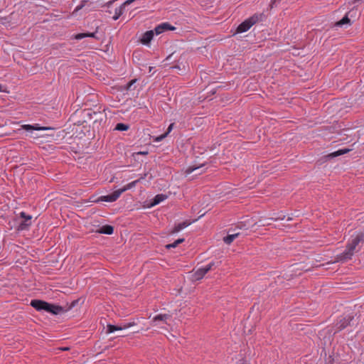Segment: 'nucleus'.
<instances>
[{
	"label": "nucleus",
	"mask_w": 364,
	"mask_h": 364,
	"mask_svg": "<svg viewBox=\"0 0 364 364\" xmlns=\"http://www.w3.org/2000/svg\"><path fill=\"white\" fill-rule=\"evenodd\" d=\"M364 241V234L362 232L356 233L355 235H352L350 240L346 246V249L344 252L339 256L338 259L341 261H345L350 259L353 256L356 247L358 245Z\"/></svg>",
	"instance_id": "f257e3e1"
},
{
	"label": "nucleus",
	"mask_w": 364,
	"mask_h": 364,
	"mask_svg": "<svg viewBox=\"0 0 364 364\" xmlns=\"http://www.w3.org/2000/svg\"><path fill=\"white\" fill-rule=\"evenodd\" d=\"M219 262H211L209 264L198 268L194 272L193 277L196 280L201 279L213 267L218 266Z\"/></svg>",
	"instance_id": "f03ea898"
},
{
	"label": "nucleus",
	"mask_w": 364,
	"mask_h": 364,
	"mask_svg": "<svg viewBox=\"0 0 364 364\" xmlns=\"http://www.w3.org/2000/svg\"><path fill=\"white\" fill-rule=\"evenodd\" d=\"M122 191L119 189L114 191L113 193L106 196H102L98 198L97 202H108L112 203L116 201L122 195Z\"/></svg>",
	"instance_id": "7ed1b4c3"
},
{
	"label": "nucleus",
	"mask_w": 364,
	"mask_h": 364,
	"mask_svg": "<svg viewBox=\"0 0 364 364\" xmlns=\"http://www.w3.org/2000/svg\"><path fill=\"white\" fill-rule=\"evenodd\" d=\"M20 217L23 218L24 220L21 222L18 226V230L23 231L27 230L31 225V220L32 216L27 215L25 212L20 213Z\"/></svg>",
	"instance_id": "20e7f679"
},
{
	"label": "nucleus",
	"mask_w": 364,
	"mask_h": 364,
	"mask_svg": "<svg viewBox=\"0 0 364 364\" xmlns=\"http://www.w3.org/2000/svg\"><path fill=\"white\" fill-rule=\"evenodd\" d=\"M135 0H127L120 6L116 8L114 10V15L112 16L113 20H118L124 13L126 6L130 5Z\"/></svg>",
	"instance_id": "39448f33"
},
{
	"label": "nucleus",
	"mask_w": 364,
	"mask_h": 364,
	"mask_svg": "<svg viewBox=\"0 0 364 364\" xmlns=\"http://www.w3.org/2000/svg\"><path fill=\"white\" fill-rule=\"evenodd\" d=\"M174 30H176V28L174 26H173L172 25H171L168 22L161 23L159 24L158 26H156L154 28L156 35H159V34L163 33L164 32L167 31H174Z\"/></svg>",
	"instance_id": "423d86ee"
},
{
	"label": "nucleus",
	"mask_w": 364,
	"mask_h": 364,
	"mask_svg": "<svg viewBox=\"0 0 364 364\" xmlns=\"http://www.w3.org/2000/svg\"><path fill=\"white\" fill-rule=\"evenodd\" d=\"M133 325H134V323H126L121 326H115V325H112V324H109L107 326V331L109 333H112L116 331L127 329L129 327L132 326Z\"/></svg>",
	"instance_id": "0eeeda50"
},
{
	"label": "nucleus",
	"mask_w": 364,
	"mask_h": 364,
	"mask_svg": "<svg viewBox=\"0 0 364 364\" xmlns=\"http://www.w3.org/2000/svg\"><path fill=\"white\" fill-rule=\"evenodd\" d=\"M21 129H24L26 131H33V130H35V131H44V130H50V129H52L53 128L50 127H43V126H41L40 124H23L21 126Z\"/></svg>",
	"instance_id": "6e6552de"
},
{
	"label": "nucleus",
	"mask_w": 364,
	"mask_h": 364,
	"mask_svg": "<svg viewBox=\"0 0 364 364\" xmlns=\"http://www.w3.org/2000/svg\"><path fill=\"white\" fill-rule=\"evenodd\" d=\"M353 12V11H350L348 13H347L345 16L343 17L342 19H341L339 21L336 23V26L338 27H342L343 26H348L350 25L351 21L349 18V16H352L351 13Z\"/></svg>",
	"instance_id": "1a4fd4ad"
},
{
	"label": "nucleus",
	"mask_w": 364,
	"mask_h": 364,
	"mask_svg": "<svg viewBox=\"0 0 364 364\" xmlns=\"http://www.w3.org/2000/svg\"><path fill=\"white\" fill-rule=\"evenodd\" d=\"M252 23H250L249 20L247 18L243 22H242L237 28V33H242L247 31L251 27Z\"/></svg>",
	"instance_id": "9d476101"
},
{
	"label": "nucleus",
	"mask_w": 364,
	"mask_h": 364,
	"mask_svg": "<svg viewBox=\"0 0 364 364\" xmlns=\"http://www.w3.org/2000/svg\"><path fill=\"white\" fill-rule=\"evenodd\" d=\"M154 34H156L154 29L145 32L141 38V42L143 44H148L153 39Z\"/></svg>",
	"instance_id": "9b49d317"
},
{
	"label": "nucleus",
	"mask_w": 364,
	"mask_h": 364,
	"mask_svg": "<svg viewBox=\"0 0 364 364\" xmlns=\"http://www.w3.org/2000/svg\"><path fill=\"white\" fill-rule=\"evenodd\" d=\"M63 308L62 306H58V305L52 304H49V306L47 309L48 313H50L53 315H58V314H60L61 312H63Z\"/></svg>",
	"instance_id": "f8f14e48"
},
{
	"label": "nucleus",
	"mask_w": 364,
	"mask_h": 364,
	"mask_svg": "<svg viewBox=\"0 0 364 364\" xmlns=\"http://www.w3.org/2000/svg\"><path fill=\"white\" fill-rule=\"evenodd\" d=\"M353 319V317L350 316H348L339 321V322L337 323L338 328L341 330L345 328H346L348 326L350 325V321Z\"/></svg>",
	"instance_id": "ddd939ff"
},
{
	"label": "nucleus",
	"mask_w": 364,
	"mask_h": 364,
	"mask_svg": "<svg viewBox=\"0 0 364 364\" xmlns=\"http://www.w3.org/2000/svg\"><path fill=\"white\" fill-rule=\"evenodd\" d=\"M113 232L114 228L109 225H103L97 230V232L105 235H112Z\"/></svg>",
	"instance_id": "4468645a"
},
{
	"label": "nucleus",
	"mask_w": 364,
	"mask_h": 364,
	"mask_svg": "<svg viewBox=\"0 0 364 364\" xmlns=\"http://www.w3.org/2000/svg\"><path fill=\"white\" fill-rule=\"evenodd\" d=\"M264 18V15L263 14H255L248 18L250 23H252V26L255 25L256 23L259 21H262Z\"/></svg>",
	"instance_id": "2eb2a0df"
},
{
	"label": "nucleus",
	"mask_w": 364,
	"mask_h": 364,
	"mask_svg": "<svg viewBox=\"0 0 364 364\" xmlns=\"http://www.w3.org/2000/svg\"><path fill=\"white\" fill-rule=\"evenodd\" d=\"M43 301L38 299H33L31 301V306L33 307L36 311H43Z\"/></svg>",
	"instance_id": "dca6fc26"
},
{
	"label": "nucleus",
	"mask_w": 364,
	"mask_h": 364,
	"mask_svg": "<svg viewBox=\"0 0 364 364\" xmlns=\"http://www.w3.org/2000/svg\"><path fill=\"white\" fill-rule=\"evenodd\" d=\"M349 151V149H339L338 151H336L330 154H328L327 156V158L328 159H333L334 157H336V156H341V155H343L344 154H346Z\"/></svg>",
	"instance_id": "f3484780"
},
{
	"label": "nucleus",
	"mask_w": 364,
	"mask_h": 364,
	"mask_svg": "<svg viewBox=\"0 0 364 364\" xmlns=\"http://www.w3.org/2000/svg\"><path fill=\"white\" fill-rule=\"evenodd\" d=\"M189 225H190V223L188 222H186V221L179 223L178 224H177L174 226L173 232H178L181 231L182 230H183L184 228H186V227H188Z\"/></svg>",
	"instance_id": "a211bd4d"
},
{
	"label": "nucleus",
	"mask_w": 364,
	"mask_h": 364,
	"mask_svg": "<svg viewBox=\"0 0 364 364\" xmlns=\"http://www.w3.org/2000/svg\"><path fill=\"white\" fill-rule=\"evenodd\" d=\"M169 317L168 314H158L153 318V322L157 325L159 321H166Z\"/></svg>",
	"instance_id": "6ab92c4d"
},
{
	"label": "nucleus",
	"mask_w": 364,
	"mask_h": 364,
	"mask_svg": "<svg viewBox=\"0 0 364 364\" xmlns=\"http://www.w3.org/2000/svg\"><path fill=\"white\" fill-rule=\"evenodd\" d=\"M240 235V233H234V234H228L226 237H224L225 243L230 245L232 243L235 238H237Z\"/></svg>",
	"instance_id": "aec40b11"
},
{
	"label": "nucleus",
	"mask_w": 364,
	"mask_h": 364,
	"mask_svg": "<svg viewBox=\"0 0 364 364\" xmlns=\"http://www.w3.org/2000/svg\"><path fill=\"white\" fill-rule=\"evenodd\" d=\"M85 37L96 38V33H82L75 36V38L77 40H80Z\"/></svg>",
	"instance_id": "412c9836"
},
{
	"label": "nucleus",
	"mask_w": 364,
	"mask_h": 364,
	"mask_svg": "<svg viewBox=\"0 0 364 364\" xmlns=\"http://www.w3.org/2000/svg\"><path fill=\"white\" fill-rule=\"evenodd\" d=\"M166 198H167V196L164 194H158L154 197L151 205H156L160 203L161 202L164 201V200H166Z\"/></svg>",
	"instance_id": "4be33fe9"
},
{
	"label": "nucleus",
	"mask_w": 364,
	"mask_h": 364,
	"mask_svg": "<svg viewBox=\"0 0 364 364\" xmlns=\"http://www.w3.org/2000/svg\"><path fill=\"white\" fill-rule=\"evenodd\" d=\"M139 180H136V181H132L131 183H129L128 184L124 186L123 188H119L120 191H122V193H123L126 191L132 188L133 187H134L136 186V184L139 182Z\"/></svg>",
	"instance_id": "5701e85b"
},
{
	"label": "nucleus",
	"mask_w": 364,
	"mask_h": 364,
	"mask_svg": "<svg viewBox=\"0 0 364 364\" xmlns=\"http://www.w3.org/2000/svg\"><path fill=\"white\" fill-rule=\"evenodd\" d=\"M129 128V126L127 124L118 123V124H117L114 129L117 130V131L123 132V131L128 130Z\"/></svg>",
	"instance_id": "b1692460"
},
{
	"label": "nucleus",
	"mask_w": 364,
	"mask_h": 364,
	"mask_svg": "<svg viewBox=\"0 0 364 364\" xmlns=\"http://www.w3.org/2000/svg\"><path fill=\"white\" fill-rule=\"evenodd\" d=\"M204 166V164H201L200 166H189L186 170V174H191V173H193V171L202 168L203 166Z\"/></svg>",
	"instance_id": "393cba45"
},
{
	"label": "nucleus",
	"mask_w": 364,
	"mask_h": 364,
	"mask_svg": "<svg viewBox=\"0 0 364 364\" xmlns=\"http://www.w3.org/2000/svg\"><path fill=\"white\" fill-rule=\"evenodd\" d=\"M183 240H184L183 238L178 239L175 242H173V243L167 245H166V248H168V249L175 248L176 247H177L178 245H179L180 243L183 242Z\"/></svg>",
	"instance_id": "a878e982"
},
{
	"label": "nucleus",
	"mask_w": 364,
	"mask_h": 364,
	"mask_svg": "<svg viewBox=\"0 0 364 364\" xmlns=\"http://www.w3.org/2000/svg\"><path fill=\"white\" fill-rule=\"evenodd\" d=\"M90 0H82L80 2V4L78 5L76 8L77 10H80L82 9L84 6L87 5V4L89 2Z\"/></svg>",
	"instance_id": "bb28decb"
},
{
	"label": "nucleus",
	"mask_w": 364,
	"mask_h": 364,
	"mask_svg": "<svg viewBox=\"0 0 364 364\" xmlns=\"http://www.w3.org/2000/svg\"><path fill=\"white\" fill-rule=\"evenodd\" d=\"M167 136V134H163L161 135H159L158 136H156L154 139L155 141L156 142H159L161 141H162L164 139H165L166 137Z\"/></svg>",
	"instance_id": "cd10ccee"
},
{
	"label": "nucleus",
	"mask_w": 364,
	"mask_h": 364,
	"mask_svg": "<svg viewBox=\"0 0 364 364\" xmlns=\"http://www.w3.org/2000/svg\"><path fill=\"white\" fill-rule=\"evenodd\" d=\"M173 126H174V124H173V123H171V124L168 126V129H167V131L165 132V134H167V136H168V134L172 131Z\"/></svg>",
	"instance_id": "c85d7f7f"
},
{
	"label": "nucleus",
	"mask_w": 364,
	"mask_h": 364,
	"mask_svg": "<svg viewBox=\"0 0 364 364\" xmlns=\"http://www.w3.org/2000/svg\"><path fill=\"white\" fill-rule=\"evenodd\" d=\"M43 311L47 312V309H48L50 304L43 301Z\"/></svg>",
	"instance_id": "c756f323"
},
{
	"label": "nucleus",
	"mask_w": 364,
	"mask_h": 364,
	"mask_svg": "<svg viewBox=\"0 0 364 364\" xmlns=\"http://www.w3.org/2000/svg\"><path fill=\"white\" fill-rule=\"evenodd\" d=\"M136 81V80H131L128 84H127V88L129 89L133 85L134 83H135V82Z\"/></svg>",
	"instance_id": "7c9ffc66"
},
{
	"label": "nucleus",
	"mask_w": 364,
	"mask_h": 364,
	"mask_svg": "<svg viewBox=\"0 0 364 364\" xmlns=\"http://www.w3.org/2000/svg\"><path fill=\"white\" fill-rule=\"evenodd\" d=\"M117 0H111L109 1H108L106 5L107 6V7H109L111 6V5L114 3L115 1H117Z\"/></svg>",
	"instance_id": "2f4dec72"
},
{
	"label": "nucleus",
	"mask_w": 364,
	"mask_h": 364,
	"mask_svg": "<svg viewBox=\"0 0 364 364\" xmlns=\"http://www.w3.org/2000/svg\"><path fill=\"white\" fill-rule=\"evenodd\" d=\"M137 154H141V155H146L148 154V152L147 151H139Z\"/></svg>",
	"instance_id": "473e14b6"
},
{
	"label": "nucleus",
	"mask_w": 364,
	"mask_h": 364,
	"mask_svg": "<svg viewBox=\"0 0 364 364\" xmlns=\"http://www.w3.org/2000/svg\"><path fill=\"white\" fill-rule=\"evenodd\" d=\"M281 0H274V4L277 3V1H280Z\"/></svg>",
	"instance_id": "72a5a7b5"
},
{
	"label": "nucleus",
	"mask_w": 364,
	"mask_h": 364,
	"mask_svg": "<svg viewBox=\"0 0 364 364\" xmlns=\"http://www.w3.org/2000/svg\"><path fill=\"white\" fill-rule=\"evenodd\" d=\"M2 91V85L0 84V92Z\"/></svg>",
	"instance_id": "f704fd0d"
},
{
	"label": "nucleus",
	"mask_w": 364,
	"mask_h": 364,
	"mask_svg": "<svg viewBox=\"0 0 364 364\" xmlns=\"http://www.w3.org/2000/svg\"><path fill=\"white\" fill-rule=\"evenodd\" d=\"M68 348H65L63 350H68Z\"/></svg>",
	"instance_id": "c9c22d12"
}]
</instances>
